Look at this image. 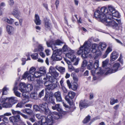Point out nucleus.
Instances as JSON below:
<instances>
[{"label": "nucleus", "instance_id": "1", "mask_svg": "<svg viewBox=\"0 0 125 125\" xmlns=\"http://www.w3.org/2000/svg\"><path fill=\"white\" fill-rule=\"evenodd\" d=\"M108 10L107 8L105 7H102L100 10H97L94 13V15L96 18L99 19L102 21L104 22L106 26L112 27L115 30H118L119 28L118 24L116 22L117 21L119 23L120 22V20L112 19V16L108 14Z\"/></svg>", "mask_w": 125, "mask_h": 125}, {"label": "nucleus", "instance_id": "2", "mask_svg": "<svg viewBox=\"0 0 125 125\" xmlns=\"http://www.w3.org/2000/svg\"><path fill=\"white\" fill-rule=\"evenodd\" d=\"M91 45L89 42H85L83 45L80 48L79 50L77 52V54L79 55L82 54V57L83 58H87L88 54L90 51V47Z\"/></svg>", "mask_w": 125, "mask_h": 125}, {"label": "nucleus", "instance_id": "3", "mask_svg": "<svg viewBox=\"0 0 125 125\" xmlns=\"http://www.w3.org/2000/svg\"><path fill=\"white\" fill-rule=\"evenodd\" d=\"M52 49L54 51V53L52 56V59L54 60H61L62 58V57L61 56L62 53V51L61 49H55L53 47H52Z\"/></svg>", "mask_w": 125, "mask_h": 125}, {"label": "nucleus", "instance_id": "4", "mask_svg": "<svg viewBox=\"0 0 125 125\" xmlns=\"http://www.w3.org/2000/svg\"><path fill=\"white\" fill-rule=\"evenodd\" d=\"M40 112L46 115H50L51 111L48 107V104L46 103H44L39 104Z\"/></svg>", "mask_w": 125, "mask_h": 125}, {"label": "nucleus", "instance_id": "5", "mask_svg": "<svg viewBox=\"0 0 125 125\" xmlns=\"http://www.w3.org/2000/svg\"><path fill=\"white\" fill-rule=\"evenodd\" d=\"M43 80H46V81L44 83L45 86L48 87L51 83H57V80L56 78L52 76H49L47 75L46 78H43Z\"/></svg>", "mask_w": 125, "mask_h": 125}, {"label": "nucleus", "instance_id": "6", "mask_svg": "<svg viewBox=\"0 0 125 125\" xmlns=\"http://www.w3.org/2000/svg\"><path fill=\"white\" fill-rule=\"evenodd\" d=\"M62 43L63 42L59 40H57L54 41L52 40L49 42H46V44L48 47L52 48V47H53L55 49H57V47H55V45H61Z\"/></svg>", "mask_w": 125, "mask_h": 125}, {"label": "nucleus", "instance_id": "7", "mask_svg": "<svg viewBox=\"0 0 125 125\" xmlns=\"http://www.w3.org/2000/svg\"><path fill=\"white\" fill-rule=\"evenodd\" d=\"M42 73L39 72H35L33 74H32V75H29L27 78L29 81H33L34 80V76L36 78H39L41 75Z\"/></svg>", "mask_w": 125, "mask_h": 125}, {"label": "nucleus", "instance_id": "8", "mask_svg": "<svg viewBox=\"0 0 125 125\" xmlns=\"http://www.w3.org/2000/svg\"><path fill=\"white\" fill-rule=\"evenodd\" d=\"M75 95V93L72 91H70L68 93V94L65 97V99L67 102L70 104L71 99L73 98Z\"/></svg>", "mask_w": 125, "mask_h": 125}, {"label": "nucleus", "instance_id": "9", "mask_svg": "<svg viewBox=\"0 0 125 125\" xmlns=\"http://www.w3.org/2000/svg\"><path fill=\"white\" fill-rule=\"evenodd\" d=\"M89 106L88 102L86 100H81L80 102L79 107L81 109L86 108Z\"/></svg>", "mask_w": 125, "mask_h": 125}, {"label": "nucleus", "instance_id": "10", "mask_svg": "<svg viewBox=\"0 0 125 125\" xmlns=\"http://www.w3.org/2000/svg\"><path fill=\"white\" fill-rule=\"evenodd\" d=\"M54 97L55 98L56 102H62V98L61 92L59 91L55 92Z\"/></svg>", "mask_w": 125, "mask_h": 125}, {"label": "nucleus", "instance_id": "11", "mask_svg": "<svg viewBox=\"0 0 125 125\" xmlns=\"http://www.w3.org/2000/svg\"><path fill=\"white\" fill-rule=\"evenodd\" d=\"M45 28L47 30H50L51 27L50 21L49 19L45 18L44 19Z\"/></svg>", "mask_w": 125, "mask_h": 125}, {"label": "nucleus", "instance_id": "12", "mask_svg": "<svg viewBox=\"0 0 125 125\" xmlns=\"http://www.w3.org/2000/svg\"><path fill=\"white\" fill-rule=\"evenodd\" d=\"M74 51H70L66 54V56L69 58L71 59L72 62H73L74 59H75L76 57L75 55H73Z\"/></svg>", "mask_w": 125, "mask_h": 125}, {"label": "nucleus", "instance_id": "13", "mask_svg": "<svg viewBox=\"0 0 125 125\" xmlns=\"http://www.w3.org/2000/svg\"><path fill=\"white\" fill-rule=\"evenodd\" d=\"M9 120L12 123L17 122L20 120V116L19 115H17L10 117Z\"/></svg>", "mask_w": 125, "mask_h": 125}, {"label": "nucleus", "instance_id": "14", "mask_svg": "<svg viewBox=\"0 0 125 125\" xmlns=\"http://www.w3.org/2000/svg\"><path fill=\"white\" fill-rule=\"evenodd\" d=\"M8 100L9 103L12 104V105L16 103L18 101L17 98L13 97L8 98Z\"/></svg>", "mask_w": 125, "mask_h": 125}, {"label": "nucleus", "instance_id": "15", "mask_svg": "<svg viewBox=\"0 0 125 125\" xmlns=\"http://www.w3.org/2000/svg\"><path fill=\"white\" fill-rule=\"evenodd\" d=\"M118 55L117 53L115 51L113 52L110 55V60L114 61L118 57Z\"/></svg>", "mask_w": 125, "mask_h": 125}, {"label": "nucleus", "instance_id": "16", "mask_svg": "<svg viewBox=\"0 0 125 125\" xmlns=\"http://www.w3.org/2000/svg\"><path fill=\"white\" fill-rule=\"evenodd\" d=\"M35 19L34 21L37 25H40L41 24V21L40 19V17L37 14L35 15Z\"/></svg>", "mask_w": 125, "mask_h": 125}, {"label": "nucleus", "instance_id": "17", "mask_svg": "<svg viewBox=\"0 0 125 125\" xmlns=\"http://www.w3.org/2000/svg\"><path fill=\"white\" fill-rule=\"evenodd\" d=\"M56 83H51L48 87L45 89V90H52L54 89L57 86L56 84Z\"/></svg>", "mask_w": 125, "mask_h": 125}, {"label": "nucleus", "instance_id": "18", "mask_svg": "<svg viewBox=\"0 0 125 125\" xmlns=\"http://www.w3.org/2000/svg\"><path fill=\"white\" fill-rule=\"evenodd\" d=\"M52 117V120L53 123L52 124V125H53V122H54V120L53 118L54 119H57L59 118H60L61 117V116L57 112H54L52 114V116L51 115H50Z\"/></svg>", "mask_w": 125, "mask_h": 125}, {"label": "nucleus", "instance_id": "19", "mask_svg": "<svg viewBox=\"0 0 125 125\" xmlns=\"http://www.w3.org/2000/svg\"><path fill=\"white\" fill-rule=\"evenodd\" d=\"M111 15H112V16H113L114 17H117V18L119 17V12H118V11H117L116 10H115V12H114L113 13H112V14H111ZM112 19H115V18H113V17H112ZM115 19L117 20H120V23H119L117 21H115L118 24H118H120L121 23V20H120V19L118 20L117 19ZM118 26L119 27V26ZM119 28L118 29V30L119 29Z\"/></svg>", "mask_w": 125, "mask_h": 125}, {"label": "nucleus", "instance_id": "20", "mask_svg": "<svg viewBox=\"0 0 125 125\" xmlns=\"http://www.w3.org/2000/svg\"><path fill=\"white\" fill-rule=\"evenodd\" d=\"M12 14L16 18H18L21 15L20 12L17 9H14L12 12Z\"/></svg>", "mask_w": 125, "mask_h": 125}, {"label": "nucleus", "instance_id": "21", "mask_svg": "<svg viewBox=\"0 0 125 125\" xmlns=\"http://www.w3.org/2000/svg\"><path fill=\"white\" fill-rule=\"evenodd\" d=\"M106 47V45L104 42H100L99 44L98 49L100 51H103L105 49Z\"/></svg>", "mask_w": 125, "mask_h": 125}, {"label": "nucleus", "instance_id": "22", "mask_svg": "<svg viewBox=\"0 0 125 125\" xmlns=\"http://www.w3.org/2000/svg\"><path fill=\"white\" fill-rule=\"evenodd\" d=\"M7 30L8 33L9 34H13L14 31V28L12 27L9 25H7L6 26Z\"/></svg>", "mask_w": 125, "mask_h": 125}, {"label": "nucleus", "instance_id": "23", "mask_svg": "<svg viewBox=\"0 0 125 125\" xmlns=\"http://www.w3.org/2000/svg\"><path fill=\"white\" fill-rule=\"evenodd\" d=\"M19 90L21 92L25 91L24 88H26V85L24 83L21 82L19 85Z\"/></svg>", "mask_w": 125, "mask_h": 125}, {"label": "nucleus", "instance_id": "24", "mask_svg": "<svg viewBox=\"0 0 125 125\" xmlns=\"http://www.w3.org/2000/svg\"><path fill=\"white\" fill-rule=\"evenodd\" d=\"M112 49L111 47L110 46L108 47L107 48L104 55L103 56V58H106L109 53L112 52Z\"/></svg>", "mask_w": 125, "mask_h": 125}, {"label": "nucleus", "instance_id": "25", "mask_svg": "<svg viewBox=\"0 0 125 125\" xmlns=\"http://www.w3.org/2000/svg\"><path fill=\"white\" fill-rule=\"evenodd\" d=\"M108 8L110 12H109L108 11V14H111H111L116 10L113 6L110 5L108 6Z\"/></svg>", "mask_w": 125, "mask_h": 125}, {"label": "nucleus", "instance_id": "26", "mask_svg": "<svg viewBox=\"0 0 125 125\" xmlns=\"http://www.w3.org/2000/svg\"><path fill=\"white\" fill-rule=\"evenodd\" d=\"M22 111L23 113H26L29 115H31L33 113L32 110L29 109H25L22 110Z\"/></svg>", "mask_w": 125, "mask_h": 125}, {"label": "nucleus", "instance_id": "27", "mask_svg": "<svg viewBox=\"0 0 125 125\" xmlns=\"http://www.w3.org/2000/svg\"><path fill=\"white\" fill-rule=\"evenodd\" d=\"M36 82L37 83L35 85V87L37 89H39V88L42 87V85L41 84V82L40 80H37Z\"/></svg>", "mask_w": 125, "mask_h": 125}, {"label": "nucleus", "instance_id": "28", "mask_svg": "<svg viewBox=\"0 0 125 125\" xmlns=\"http://www.w3.org/2000/svg\"><path fill=\"white\" fill-rule=\"evenodd\" d=\"M4 21L7 22L10 24H12L14 21V20L13 19H9L7 18H4L3 19Z\"/></svg>", "mask_w": 125, "mask_h": 125}, {"label": "nucleus", "instance_id": "29", "mask_svg": "<svg viewBox=\"0 0 125 125\" xmlns=\"http://www.w3.org/2000/svg\"><path fill=\"white\" fill-rule=\"evenodd\" d=\"M59 104H57L55 105V106H52V108L53 110H56L59 112L62 111V109L60 108V107Z\"/></svg>", "mask_w": 125, "mask_h": 125}, {"label": "nucleus", "instance_id": "30", "mask_svg": "<svg viewBox=\"0 0 125 125\" xmlns=\"http://www.w3.org/2000/svg\"><path fill=\"white\" fill-rule=\"evenodd\" d=\"M105 70L107 71L106 73L107 74L108 73L110 74L115 72V70H114L112 67V68H105Z\"/></svg>", "mask_w": 125, "mask_h": 125}, {"label": "nucleus", "instance_id": "31", "mask_svg": "<svg viewBox=\"0 0 125 125\" xmlns=\"http://www.w3.org/2000/svg\"><path fill=\"white\" fill-rule=\"evenodd\" d=\"M44 49L43 47L41 44H39L38 47V49H35L34 51V52H35L38 51H39L40 52H42Z\"/></svg>", "mask_w": 125, "mask_h": 125}, {"label": "nucleus", "instance_id": "32", "mask_svg": "<svg viewBox=\"0 0 125 125\" xmlns=\"http://www.w3.org/2000/svg\"><path fill=\"white\" fill-rule=\"evenodd\" d=\"M2 107L3 108H10L12 107V104H10L9 102L8 103L5 102L4 103H3V104L2 105Z\"/></svg>", "mask_w": 125, "mask_h": 125}, {"label": "nucleus", "instance_id": "33", "mask_svg": "<svg viewBox=\"0 0 125 125\" xmlns=\"http://www.w3.org/2000/svg\"><path fill=\"white\" fill-rule=\"evenodd\" d=\"M26 89L28 91H30L32 89L33 87L32 85L28 84H27L26 86Z\"/></svg>", "mask_w": 125, "mask_h": 125}, {"label": "nucleus", "instance_id": "34", "mask_svg": "<svg viewBox=\"0 0 125 125\" xmlns=\"http://www.w3.org/2000/svg\"><path fill=\"white\" fill-rule=\"evenodd\" d=\"M120 64L119 63L117 62L115 63L113 65L112 68L115 70V72L117 71L118 68L120 66Z\"/></svg>", "mask_w": 125, "mask_h": 125}, {"label": "nucleus", "instance_id": "35", "mask_svg": "<svg viewBox=\"0 0 125 125\" xmlns=\"http://www.w3.org/2000/svg\"><path fill=\"white\" fill-rule=\"evenodd\" d=\"M56 68L60 73H62L65 72V69L64 68L61 67H56Z\"/></svg>", "mask_w": 125, "mask_h": 125}, {"label": "nucleus", "instance_id": "36", "mask_svg": "<svg viewBox=\"0 0 125 125\" xmlns=\"http://www.w3.org/2000/svg\"><path fill=\"white\" fill-rule=\"evenodd\" d=\"M94 69H96L98 68L99 69L100 68L99 67V61L98 60H95L94 65Z\"/></svg>", "mask_w": 125, "mask_h": 125}, {"label": "nucleus", "instance_id": "37", "mask_svg": "<svg viewBox=\"0 0 125 125\" xmlns=\"http://www.w3.org/2000/svg\"><path fill=\"white\" fill-rule=\"evenodd\" d=\"M118 102V100L116 99L115 100L114 98H112L111 99L110 104L111 105H113L115 103Z\"/></svg>", "mask_w": 125, "mask_h": 125}, {"label": "nucleus", "instance_id": "38", "mask_svg": "<svg viewBox=\"0 0 125 125\" xmlns=\"http://www.w3.org/2000/svg\"><path fill=\"white\" fill-rule=\"evenodd\" d=\"M33 108L36 111H39L40 112V108L39 105L38 106L37 105H34L33 106Z\"/></svg>", "mask_w": 125, "mask_h": 125}, {"label": "nucleus", "instance_id": "39", "mask_svg": "<svg viewBox=\"0 0 125 125\" xmlns=\"http://www.w3.org/2000/svg\"><path fill=\"white\" fill-rule=\"evenodd\" d=\"M90 116L88 115L84 119L83 122L84 123H86L89 122L90 120Z\"/></svg>", "mask_w": 125, "mask_h": 125}, {"label": "nucleus", "instance_id": "40", "mask_svg": "<svg viewBox=\"0 0 125 125\" xmlns=\"http://www.w3.org/2000/svg\"><path fill=\"white\" fill-rule=\"evenodd\" d=\"M62 50L63 52H64L66 53L68 52L69 51V49L67 48V46L66 45H65L63 46L62 48Z\"/></svg>", "mask_w": 125, "mask_h": 125}, {"label": "nucleus", "instance_id": "41", "mask_svg": "<svg viewBox=\"0 0 125 125\" xmlns=\"http://www.w3.org/2000/svg\"><path fill=\"white\" fill-rule=\"evenodd\" d=\"M38 54L37 53L32 54L31 56L32 58L34 60H36L38 58Z\"/></svg>", "mask_w": 125, "mask_h": 125}, {"label": "nucleus", "instance_id": "42", "mask_svg": "<svg viewBox=\"0 0 125 125\" xmlns=\"http://www.w3.org/2000/svg\"><path fill=\"white\" fill-rule=\"evenodd\" d=\"M28 57V58L26 60V58H22L21 59L22 62V65H23L25 64L26 63V60H31V59L29 57Z\"/></svg>", "mask_w": 125, "mask_h": 125}, {"label": "nucleus", "instance_id": "43", "mask_svg": "<svg viewBox=\"0 0 125 125\" xmlns=\"http://www.w3.org/2000/svg\"><path fill=\"white\" fill-rule=\"evenodd\" d=\"M36 69L34 67H31L30 68L29 71L28 72L30 75H32V74H33L34 72L35 71Z\"/></svg>", "mask_w": 125, "mask_h": 125}, {"label": "nucleus", "instance_id": "44", "mask_svg": "<svg viewBox=\"0 0 125 125\" xmlns=\"http://www.w3.org/2000/svg\"><path fill=\"white\" fill-rule=\"evenodd\" d=\"M51 76L54 77L55 78L57 77L59 75V74L57 72L55 71L51 74Z\"/></svg>", "mask_w": 125, "mask_h": 125}, {"label": "nucleus", "instance_id": "45", "mask_svg": "<svg viewBox=\"0 0 125 125\" xmlns=\"http://www.w3.org/2000/svg\"><path fill=\"white\" fill-rule=\"evenodd\" d=\"M7 100H8V98H0V104L2 105L3 103L5 102Z\"/></svg>", "mask_w": 125, "mask_h": 125}, {"label": "nucleus", "instance_id": "46", "mask_svg": "<svg viewBox=\"0 0 125 125\" xmlns=\"http://www.w3.org/2000/svg\"><path fill=\"white\" fill-rule=\"evenodd\" d=\"M39 72H41L42 74L46 72V70L45 68L43 67H41L39 68Z\"/></svg>", "mask_w": 125, "mask_h": 125}, {"label": "nucleus", "instance_id": "47", "mask_svg": "<svg viewBox=\"0 0 125 125\" xmlns=\"http://www.w3.org/2000/svg\"><path fill=\"white\" fill-rule=\"evenodd\" d=\"M11 111L12 114L14 115H19V114L20 115L21 113L20 111H15L14 110H12Z\"/></svg>", "mask_w": 125, "mask_h": 125}, {"label": "nucleus", "instance_id": "48", "mask_svg": "<svg viewBox=\"0 0 125 125\" xmlns=\"http://www.w3.org/2000/svg\"><path fill=\"white\" fill-rule=\"evenodd\" d=\"M61 88L63 92V94L65 95L68 92L67 90L64 86L62 87Z\"/></svg>", "mask_w": 125, "mask_h": 125}, {"label": "nucleus", "instance_id": "49", "mask_svg": "<svg viewBox=\"0 0 125 125\" xmlns=\"http://www.w3.org/2000/svg\"><path fill=\"white\" fill-rule=\"evenodd\" d=\"M109 62V60L108 59H106L105 61L103 62L102 63V66L104 67L107 65Z\"/></svg>", "mask_w": 125, "mask_h": 125}, {"label": "nucleus", "instance_id": "50", "mask_svg": "<svg viewBox=\"0 0 125 125\" xmlns=\"http://www.w3.org/2000/svg\"><path fill=\"white\" fill-rule=\"evenodd\" d=\"M23 105V102H21L18 103L16 105V108L19 107L22 108Z\"/></svg>", "mask_w": 125, "mask_h": 125}, {"label": "nucleus", "instance_id": "51", "mask_svg": "<svg viewBox=\"0 0 125 125\" xmlns=\"http://www.w3.org/2000/svg\"><path fill=\"white\" fill-rule=\"evenodd\" d=\"M31 97L33 99H37L36 94H31L30 95Z\"/></svg>", "mask_w": 125, "mask_h": 125}, {"label": "nucleus", "instance_id": "52", "mask_svg": "<svg viewBox=\"0 0 125 125\" xmlns=\"http://www.w3.org/2000/svg\"><path fill=\"white\" fill-rule=\"evenodd\" d=\"M29 75H30L28 72H26L23 75L22 78L23 79H25L27 77V76H28Z\"/></svg>", "mask_w": 125, "mask_h": 125}, {"label": "nucleus", "instance_id": "53", "mask_svg": "<svg viewBox=\"0 0 125 125\" xmlns=\"http://www.w3.org/2000/svg\"><path fill=\"white\" fill-rule=\"evenodd\" d=\"M8 3L10 6H12L14 4V0H8Z\"/></svg>", "mask_w": 125, "mask_h": 125}, {"label": "nucleus", "instance_id": "54", "mask_svg": "<svg viewBox=\"0 0 125 125\" xmlns=\"http://www.w3.org/2000/svg\"><path fill=\"white\" fill-rule=\"evenodd\" d=\"M55 71V68L52 67L51 66L49 68V72L51 74Z\"/></svg>", "mask_w": 125, "mask_h": 125}, {"label": "nucleus", "instance_id": "55", "mask_svg": "<svg viewBox=\"0 0 125 125\" xmlns=\"http://www.w3.org/2000/svg\"><path fill=\"white\" fill-rule=\"evenodd\" d=\"M15 95L19 97H21V93L17 91H15L14 92Z\"/></svg>", "mask_w": 125, "mask_h": 125}, {"label": "nucleus", "instance_id": "56", "mask_svg": "<svg viewBox=\"0 0 125 125\" xmlns=\"http://www.w3.org/2000/svg\"><path fill=\"white\" fill-rule=\"evenodd\" d=\"M77 84L76 83L74 84L73 86H72V87H71L72 89L73 90H76L77 89Z\"/></svg>", "mask_w": 125, "mask_h": 125}, {"label": "nucleus", "instance_id": "57", "mask_svg": "<svg viewBox=\"0 0 125 125\" xmlns=\"http://www.w3.org/2000/svg\"><path fill=\"white\" fill-rule=\"evenodd\" d=\"M9 90V88H7L6 87H4L3 89V92L2 95L4 94V93L6 91H7Z\"/></svg>", "mask_w": 125, "mask_h": 125}, {"label": "nucleus", "instance_id": "58", "mask_svg": "<svg viewBox=\"0 0 125 125\" xmlns=\"http://www.w3.org/2000/svg\"><path fill=\"white\" fill-rule=\"evenodd\" d=\"M87 62L85 60H84L83 61L82 63V66L83 67H85L87 65Z\"/></svg>", "mask_w": 125, "mask_h": 125}, {"label": "nucleus", "instance_id": "59", "mask_svg": "<svg viewBox=\"0 0 125 125\" xmlns=\"http://www.w3.org/2000/svg\"><path fill=\"white\" fill-rule=\"evenodd\" d=\"M68 67L69 69L71 71H73L74 69V68L71 64L69 65H68Z\"/></svg>", "mask_w": 125, "mask_h": 125}, {"label": "nucleus", "instance_id": "60", "mask_svg": "<svg viewBox=\"0 0 125 125\" xmlns=\"http://www.w3.org/2000/svg\"><path fill=\"white\" fill-rule=\"evenodd\" d=\"M115 40L118 43L120 44L122 46H123V43L119 40L115 38Z\"/></svg>", "mask_w": 125, "mask_h": 125}, {"label": "nucleus", "instance_id": "61", "mask_svg": "<svg viewBox=\"0 0 125 125\" xmlns=\"http://www.w3.org/2000/svg\"><path fill=\"white\" fill-rule=\"evenodd\" d=\"M87 68L88 69L91 70L93 68V65L88 64L87 66Z\"/></svg>", "mask_w": 125, "mask_h": 125}, {"label": "nucleus", "instance_id": "62", "mask_svg": "<svg viewBox=\"0 0 125 125\" xmlns=\"http://www.w3.org/2000/svg\"><path fill=\"white\" fill-rule=\"evenodd\" d=\"M96 45L95 44H93L92 45L91 48L92 49V50H94V52H95L96 51V50L95 49V48H96Z\"/></svg>", "mask_w": 125, "mask_h": 125}, {"label": "nucleus", "instance_id": "63", "mask_svg": "<svg viewBox=\"0 0 125 125\" xmlns=\"http://www.w3.org/2000/svg\"><path fill=\"white\" fill-rule=\"evenodd\" d=\"M44 90H42L39 94V96L40 97H41L44 95Z\"/></svg>", "mask_w": 125, "mask_h": 125}, {"label": "nucleus", "instance_id": "64", "mask_svg": "<svg viewBox=\"0 0 125 125\" xmlns=\"http://www.w3.org/2000/svg\"><path fill=\"white\" fill-rule=\"evenodd\" d=\"M45 52L47 55H50V51L49 49H46L45 50Z\"/></svg>", "mask_w": 125, "mask_h": 125}]
</instances>
